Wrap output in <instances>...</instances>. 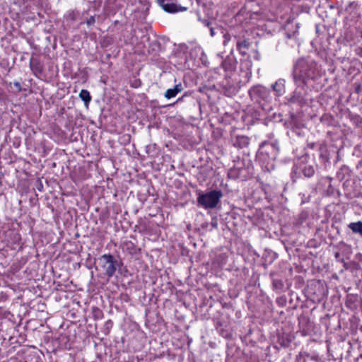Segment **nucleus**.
Here are the masks:
<instances>
[{"mask_svg": "<svg viewBox=\"0 0 362 362\" xmlns=\"http://www.w3.org/2000/svg\"><path fill=\"white\" fill-rule=\"evenodd\" d=\"M222 197V193L218 190H213L208 193L199 194L197 197V203L205 209L215 208Z\"/></svg>", "mask_w": 362, "mask_h": 362, "instance_id": "1", "label": "nucleus"}, {"mask_svg": "<svg viewBox=\"0 0 362 362\" xmlns=\"http://www.w3.org/2000/svg\"><path fill=\"white\" fill-rule=\"evenodd\" d=\"M100 260L103 262L102 267L105 272V274L108 277L112 276L116 271L115 262L113 257L111 255H103L100 257Z\"/></svg>", "mask_w": 362, "mask_h": 362, "instance_id": "2", "label": "nucleus"}, {"mask_svg": "<svg viewBox=\"0 0 362 362\" xmlns=\"http://www.w3.org/2000/svg\"><path fill=\"white\" fill-rule=\"evenodd\" d=\"M163 10L168 12V13H176L179 11H185L187 10L186 7H183L181 6H178L176 4H163L160 5Z\"/></svg>", "mask_w": 362, "mask_h": 362, "instance_id": "3", "label": "nucleus"}, {"mask_svg": "<svg viewBox=\"0 0 362 362\" xmlns=\"http://www.w3.org/2000/svg\"><path fill=\"white\" fill-rule=\"evenodd\" d=\"M238 49L243 55H247L249 51L248 45L246 40L238 43Z\"/></svg>", "mask_w": 362, "mask_h": 362, "instance_id": "4", "label": "nucleus"}, {"mask_svg": "<svg viewBox=\"0 0 362 362\" xmlns=\"http://www.w3.org/2000/svg\"><path fill=\"white\" fill-rule=\"evenodd\" d=\"M349 227L354 233H359L362 235V222L351 223Z\"/></svg>", "mask_w": 362, "mask_h": 362, "instance_id": "5", "label": "nucleus"}, {"mask_svg": "<svg viewBox=\"0 0 362 362\" xmlns=\"http://www.w3.org/2000/svg\"><path fill=\"white\" fill-rule=\"evenodd\" d=\"M269 148H272V150L273 151L272 154H273V156L274 157L276 154L277 149L272 144L271 145L270 144H264V145L262 146L259 149V154L267 153V150Z\"/></svg>", "mask_w": 362, "mask_h": 362, "instance_id": "6", "label": "nucleus"}, {"mask_svg": "<svg viewBox=\"0 0 362 362\" xmlns=\"http://www.w3.org/2000/svg\"><path fill=\"white\" fill-rule=\"evenodd\" d=\"M79 97L86 104L89 103L91 100L90 93L87 90H81L79 93Z\"/></svg>", "mask_w": 362, "mask_h": 362, "instance_id": "7", "label": "nucleus"}, {"mask_svg": "<svg viewBox=\"0 0 362 362\" xmlns=\"http://www.w3.org/2000/svg\"><path fill=\"white\" fill-rule=\"evenodd\" d=\"M177 94V92L173 88H169L165 91L164 95L167 99H170L175 97Z\"/></svg>", "mask_w": 362, "mask_h": 362, "instance_id": "8", "label": "nucleus"}, {"mask_svg": "<svg viewBox=\"0 0 362 362\" xmlns=\"http://www.w3.org/2000/svg\"><path fill=\"white\" fill-rule=\"evenodd\" d=\"M315 170L312 166H307L303 170V173L306 177H311L314 175Z\"/></svg>", "mask_w": 362, "mask_h": 362, "instance_id": "9", "label": "nucleus"}, {"mask_svg": "<svg viewBox=\"0 0 362 362\" xmlns=\"http://www.w3.org/2000/svg\"><path fill=\"white\" fill-rule=\"evenodd\" d=\"M173 89L177 92V93H181L183 90L182 85L181 83L175 85Z\"/></svg>", "mask_w": 362, "mask_h": 362, "instance_id": "10", "label": "nucleus"}, {"mask_svg": "<svg viewBox=\"0 0 362 362\" xmlns=\"http://www.w3.org/2000/svg\"><path fill=\"white\" fill-rule=\"evenodd\" d=\"M156 1H157V2H158L160 5H161V4H163L164 3V0H156Z\"/></svg>", "mask_w": 362, "mask_h": 362, "instance_id": "11", "label": "nucleus"}, {"mask_svg": "<svg viewBox=\"0 0 362 362\" xmlns=\"http://www.w3.org/2000/svg\"><path fill=\"white\" fill-rule=\"evenodd\" d=\"M15 85H16V86H20V83H19L18 82L16 83H15Z\"/></svg>", "mask_w": 362, "mask_h": 362, "instance_id": "12", "label": "nucleus"}, {"mask_svg": "<svg viewBox=\"0 0 362 362\" xmlns=\"http://www.w3.org/2000/svg\"><path fill=\"white\" fill-rule=\"evenodd\" d=\"M211 35H214V30H213V29L211 30Z\"/></svg>", "mask_w": 362, "mask_h": 362, "instance_id": "13", "label": "nucleus"}]
</instances>
